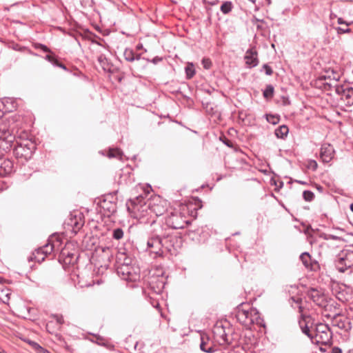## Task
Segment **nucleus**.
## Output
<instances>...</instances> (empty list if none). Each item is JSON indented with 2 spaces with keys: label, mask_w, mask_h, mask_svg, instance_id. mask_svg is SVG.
Wrapping results in <instances>:
<instances>
[{
  "label": "nucleus",
  "mask_w": 353,
  "mask_h": 353,
  "mask_svg": "<svg viewBox=\"0 0 353 353\" xmlns=\"http://www.w3.org/2000/svg\"><path fill=\"white\" fill-rule=\"evenodd\" d=\"M312 318L309 315L301 314L299 321V327L303 334L307 336L313 343L327 345L330 343L332 333L329 326L324 323H311Z\"/></svg>",
  "instance_id": "f257e3e1"
},
{
  "label": "nucleus",
  "mask_w": 353,
  "mask_h": 353,
  "mask_svg": "<svg viewBox=\"0 0 353 353\" xmlns=\"http://www.w3.org/2000/svg\"><path fill=\"white\" fill-rule=\"evenodd\" d=\"M236 316L239 323L248 328L254 323L259 324L261 321L258 312L251 307L248 310L239 307Z\"/></svg>",
  "instance_id": "f03ea898"
},
{
  "label": "nucleus",
  "mask_w": 353,
  "mask_h": 353,
  "mask_svg": "<svg viewBox=\"0 0 353 353\" xmlns=\"http://www.w3.org/2000/svg\"><path fill=\"white\" fill-rule=\"evenodd\" d=\"M34 143L26 141L19 143L14 149V154L17 159H30L35 150Z\"/></svg>",
  "instance_id": "7ed1b4c3"
},
{
  "label": "nucleus",
  "mask_w": 353,
  "mask_h": 353,
  "mask_svg": "<svg viewBox=\"0 0 353 353\" xmlns=\"http://www.w3.org/2000/svg\"><path fill=\"white\" fill-rule=\"evenodd\" d=\"M163 250L172 255H176L182 246V239L176 235L167 236L162 239Z\"/></svg>",
  "instance_id": "20e7f679"
},
{
  "label": "nucleus",
  "mask_w": 353,
  "mask_h": 353,
  "mask_svg": "<svg viewBox=\"0 0 353 353\" xmlns=\"http://www.w3.org/2000/svg\"><path fill=\"white\" fill-rule=\"evenodd\" d=\"M138 199L136 201H131L130 205L128 206V209L131 214V216L137 219H141L148 214V210H149V203H144L143 204L137 203Z\"/></svg>",
  "instance_id": "39448f33"
},
{
  "label": "nucleus",
  "mask_w": 353,
  "mask_h": 353,
  "mask_svg": "<svg viewBox=\"0 0 353 353\" xmlns=\"http://www.w3.org/2000/svg\"><path fill=\"white\" fill-rule=\"evenodd\" d=\"M165 223L172 229L183 228L187 223L183 216L178 212H172L165 219Z\"/></svg>",
  "instance_id": "423d86ee"
},
{
  "label": "nucleus",
  "mask_w": 353,
  "mask_h": 353,
  "mask_svg": "<svg viewBox=\"0 0 353 353\" xmlns=\"http://www.w3.org/2000/svg\"><path fill=\"white\" fill-rule=\"evenodd\" d=\"M154 231L157 232V230L154 228ZM148 250L151 253H154L156 256H161L163 254L162 239L159 237V234H154L151 236L147 242Z\"/></svg>",
  "instance_id": "0eeeda50"
},
{
  "label": "nucleus",
  "mask_w": 353,
  "mask_h": 353,
  "mask_svg": "<svg viewBox=\"0 0 353 353\" xmlns=\"http://www.w3.org/2000/svg\"><path fill=\"white\" fill-rule=\"evenodd\" d=\"M213 335L215 342L222 346H228L231 343V339L226 333L225 327L222 324L217 323L213 328Z\"/></svg>",
  "instance_id": "6e6552de"
},
{
  "label": "nucleus",
  "mask_w": 353,
  "mask_h": 353,
  "mask_svg": "<svg viewBox=\"0 0 353 353\" xmlns=\"http://www.w3.org/2000/svg\"><path fill=\"white\" fill-rule=\"evenodd\" d=\"M353 265V252L347 251L339 255L336 266L341 272H344L347 268Z\"/></svg>",
  "instance_id": "1a4fd4ad"
},
{
  "label": "nucleus",
  "mask_w": 353,
  "mask_h": 353,
  "mask_svg": "<svg viewBox=\"0 0 353 353\" xmlns=\"http://www.w3.org/2000/svg\"><path fill=\"white\" fill-rule=\"evenodd\" d=\"M59 245V241L57 239L56 241H53L52 239L49 240V242L43 245L38 248L36 250V254L34 258L36 261L38 262L43 261L44 260V256H42L41 259L37 256L39 254H43L44 256H47L48 254H51V252L55 250L56 247Z\"/></svg>",
  "instance_id": "9d476101"
},
{
  "label": "nucleus",
  "mask_w": 353,
  "mask_h": 353,
  "mask_svg": "<svg viewBox=\"0 0 353 353\" xmlns=\"http://www.w3.org/2000/svg\"><path fill=\"white\" fill-rule=\"evenodd\" d=\"M332 325L345 331L352 328L351 323L348 318L340 314H336L332 317Z\"/></svg>",
  "instance_id": "9b49d317"
},
{
  "label": "nucleus",
  "mask_w": 353,
  "mask_h": 353,
  "mask_svg": "<svg viewBox=\"0 0 353 353\" xmlns=\"http://www.w3.org/2000/svg\"><path fill=\"white\" fill-rule=\"evenodd\" d=\"M334 150L332 145L323 143L321 148L320 157L324 163H329L334 157Z\"/></svg>",
  "instance_id": "f8f14e48"
},
{
  "label": "nucleus",
  "mask_w": 353,
  "mask_h": 353,
  "mask_svg": "<svg viewBox=\"0 0 353 353\" xmlns=\"http://www.w3.org/2000/svg\"><path fill=\"white\" fill-rule=\"evenodd\" d=\"M13 171V162L8 159L0 158V176L9 175Z\"/></svg>",
  "instance_id": "ddd939ff"
},
{
  "label": "nucleus",
  "mask_w": 353,
  "mask_h": 353,
  "mask_svg": "<svg viewBox=\"0 0 353 353\" xmlns=\"http://www.w3.org/2000/svg\"><path fill=\"white\" fill-rule=\"evenodd\" d=\"M245 63L250 68H254L259 63L257 52L253 48L248 50L245 52Z\"/></svg>",
  "instance_id": "4468645a"
},
{
  "label": "nucleus",
  "mask_w": 353,
  "mask_h": 353,
  "mask_svg": "<svg viewBox=\"0 0 353 353\" xmlns=\"http://www.w3.org/2000/svg\"><path fill=\"white\" fill-rule=\"evenodd\" d=\"M165 201H159V203L155 202L154 201H150L149 203V210L151 213L154 214L157 216H161L165 212L166 208L165 207Z\"/></svg>",
  "instance_id": "2eb2a0df"
},
{
  "label": "nucleus",
  "mask_w": 353,
  "mask_h": 353,
  "mask_svg": "<svg viewBox=\"0 0 353 353\" xmlns=\"http://www.w3.org/2000/svg\"><path fill=\"white\" fill-rule=\"evenodd\" d=\"M133 268L131 265H117V271L119 275L124 280L132 281L134 278L132 276Z\"/></svg>",
  "instance_id": "dca6fc26"
},
{
  "label": "nucleus",
  "mask_w": 353,
  "mask_h": 353,
  "mask_svg": "<svg viewBox=\"0 0 353 353\" xmlns=\"http://www.w3.org/2000/svg\"><path fill=\"white\" fill-rule=\"evenodd\" d=\"M341 98L343 100L346 105H353V88H338L337 92L339 93L341 92Z\"/></svg>",
  "instance_id": "f3484780"
},
{
  "label": "nucleus",
  "mask_w": 353,
  "mask_h": 353,
  "mask_svg": "<svg viewBox=\"0 0 353 353\" xmlns=\"http://www.w3.org/2000/svg\"><path fill=\"white\" fill-rule=\"evenodd\" d=\"M308 296L319 306L325 305V301L323 295L317 290L312 288L308 291Z\"/></svg>",
  "instance_id": "a211bd4d"
},
{
  "label": "nucleus",
  "mask_w": 353,
  "mask_h": 353,
  "mask_svg": "<svg viewBox=\"0 0 353 353\" xmlns=\"http://www.w3.org/2000/svg\"><path fill=\"white\" fill-rule=\"evenodd\" d=\"M325 79H330L337 82L341 78V73L339 71L333 68H327L325 70V74L322 76Z\"/></svg>",
  "instance_id": "6ab92c4d"
},
{
  "label": "nucleus",
  "mask_w": 353,
  "mask_h": 353,
  "mask_svg": "<svg viewBox=\"0 0 353 353\" xmlns=\"http://www.w3.org/2000/svg\"><path fill=\"white\" fill-rule=\"evenodd\" d=\"M201 344H200V348L203 352H207V353H212L215 351L213 346L210 344H209V339L208 336H201Z\"/></svg>",
  "instance_id": "aec40b11"
},
{
  "label": "nucleus",
  "mask_w": 353,
  "mask_h": 353,
  "mask_svg": "<svg viewBox=\"0 0 353 353\" xmlns=\"http://www.w3.org/2000/svg\"><path fill=\"white\" fill-rule=\"evenodd\" d=\"M300 259L302 261L304 266L310 270H313V263L311 259V256L308 252H303L300 255Z\"/></svg>",
  "instance_id": "412c9836"
},
{
  "label": "nucleus",
  "mask_w": 353,
  "mask_h": 353,
  "mask_svg": "<svg viewBox=\"0 0 353 353\" xmlns=\"http://www.w3.org/2000/svg\"><path fill=\"white\" fill-rule=\"evenodd\" d=\"M123 56L127 61H134V60H139L141 59V54L134 55V52L131 49H125L123 52Z\"/></svg>",
  "instance_id": "4be33fe9"
},
{
  "label": "nucleus",
  "mask_w": 353,
  "mask_h": 353,
  "mask_svg": "<svg viewBox=\"0 0 353 353\" xmlns=\"http://www.w3.org/2000/svg\"><path fill=\"white\" fill-rule=\"evenodd\" d=\"M117 263L121 265H130L131 259L127 257L124 253H119L117 256Z\"/></svg>",
  "instance_id": "5701e85b"
},
{
  "label": "nucleus",
  "mask_w": 353,
  "mask_h": 353,
  "mask_svg": "<svg viewBox=\"0 0 353 353\" xmlns=\"http://www.w3.org/2000/svg\"><path fill=\"white\" fill-rule=\"evenodd\" d=\"M289 129L288 126L283 125L275 130V135L278 138L284 139L288 134Z\"/></svg>",
  "instance_id": "b1692460"
},
{
  "label": "nucleus",
  "mask_w": 353,
  "mask_h": 353,
  "mask_svg": "<svg viewBox=\"0 0 353 353\" xmlns=\"http://www.w3.org/2000/svg\"><path fill=\"white\" fill-rule=\"evenodd\" d=\"M108 157L109 158H118L121 160L123 152L119 148H110L108 152Z\"/></svg>",
  "instance_id": "393cba45"
},
{
  "label": "nucleus",
  "mask_w": 353,
  "mask_h": 353,
  "mask_svg": "<svg viewBox=\"0 0 353 353\" xmlns=\"http://www.w3.org/2000/svg\"><path fill=\"white\" fill-rule=\"evenodd\" d=\"M233 7V4L231 1H225L221 6L220 10L223 14H227L232 11Z\"/></svg>",
  "instance_id": "a878e982"
},
{
  "label": "nucleus",
  "mask_w": 353,
  "mask_h": 353,
  "mask_svg": "<svg viewBox=\"0 0 353 353\" xmlns=\"http://www.w3.org/2000/svg\"><path fill=\"white\" fill-rule=\"evenodd\" d=\"M263 94L266 99L272 98L274 94V87L270 84L268 85L264 90Z\"/></svg>",
  "instance_id": "bb28decb"
},
{
  "label": "nucleus",
  "mask_w": 353,
  "mask_h": 353,
  "mask_svg": "<svg viewBox=\"0 0 353 353\" xmlns=\"http://www.w3.org/2000/svg\"><path fill=\"white\" fill-rule=\"evenodd\" d=\"M123 236V231L121 228H116L113 230L112 237L116 240H119Z\"/></svg>",
  "instance_id": "cd10ccee"
},
{
  "label": "nucleus",
  "mask_w": 353,
  "mask_h": 353,
  "mask_svg": "<svg viewBox=\"0 0 353 353\" xmlns=\"http://www.w3.org/2000/svg\"><path fill=\"white\" fill-rule=\"evenodd\" d=\"M185 73L188 79H191L194 75L195 71L192 64L185 67Z\"/></svg>",
  "instance_id": "c85d7f7f"
},
{
  "label": "nucleus",
  "mask_w": 353,
  "mask_h": 353,
  "mask_svg": "<svg viewBox=\"0 0 353 353\" xmlns=\"http://www.w3.org/2000/svg\"><path fill=\"white\" fill-rule=\"evenodd\" d=\"M303 197L306 201H311L314 198V194L310 190H305L303 192Z\"/></svg>",
  "instance_id": "c756f323"
},
{
  "label": "nucleus",
  "mask_w": 353,
  "mask_h": 353,
  "mask_svg": "<svg viewBox=\"0 0 353 353\" xmlns=\"http://www.w3.org/2000/svg\"><path fill=\"white\" fill-rule=\"evenodd\" d=\"M9 138H12L11 134L10 133V131L5 128H3V130L0 129V139H8Z\"/></svg>",
  "instance_id": "7c9ffc66"
},
{
  "label": "nucleus",
  "mask_w": 353,
  "mask_h": 353,
  "mask_svg": "<svg viewBox=\"0 0 353 353\" xmlns=\"http://www.w3.org/2000/svg\"><path fill=\"white\" fill-rule=\"evenodd\" d=\"M266 119L269 123L274 125L278 123L279 121V117L272 114H266Z\"/></svg>",
  "instance_id": "2f4dec72"
},
{
  "label": "nucleus",
  "mask_w": 353,
  "mask_h": 353,
  "mask_svg": "<svg viewBox=\"0 0 353 353\" xmlns=\"http://www.w3.org/2000/svg\"><path fill=\"white\" fill-rule=\"evenodd\" d=\"M98 61L100 63L101 65L102 66V68H103L104 70H109V68L106 65L107 63H108V61H107V59H106L105 56L100 55L98 57Z\"/></svg>",
  "instance_id": "473e14b6"
},
{
  "label": "nucleus",
  "mask_w": 353,
  "mask_h": 353,
  "mask_svg": "<svg viewBox=\"0 0 353 353\" xmlns=\"http://www.w3.org/2000/svg\"><path fill=\"white\" fill-rule=\"evenodd\" d=\"M262 69L264 70L267 75L270 76L272 75L273 73L272 69L268 64H264L262 67Z\"/></svg>",
  "instance_id": "72a5a7b5"
},
{
  "label": "nucleus",
  "mask_w": 353,
  "mask_h": 353,
  "mask_svg": "<svg viewBox=\"0 0 353 353\" xmlns=\"http://www.w3.org/2000/svg\"><path fill=\"white\" fill-rule=\"evenodd\" d=\"M336 31H337V33L339 34H344V33H349L351 32V29L350 28H341V27H338L336 28Z\"/></svg>",
  "instance_id": "f704fd0d"
},
{
  "label": "nucleus",
  "mask_w": 353,
  "mask_h": 353,
  "mask_svg": "<svg viewBox=\"0 0 353 353\" xmlns=\"http://www.w3.org/2000/svg\"><path fill=\"white\" fill-rule=\"evenodd\" d=\"M202 63L205 69H209L212 65V63L209 59H203Z\"/></svg>",
  "instance_id": "c9c22d12"
},
{
  "label": "nucleus",
  "mask_w": 353,
  "mask_h": 353,
  "mask_svg": "<svg viewBox=\"0 0 353 353\" xmlns=\"http://www.w3.org/2000/svg\"><path fill=\"white\" fill-rule=\"evenodd\" d=\"M37 48L41 49L43 51L46 52H51V50L45 45L43 44H38Z\"/></svg>",
  "instance_id": "e433bc0d"
},
{
  "label": "nucleus",
  "mask_w": 353,
  "mask_h": 353,
  "mask_svg": "<svg viewBox=\"0 0 353 353\" xmlns=\"http://www.w3.org/2000/svg\"><path fill=\"white\" fill-rule=\"evenodd\" d=\"M54 317L55 318L57 323L59 325H62L63 323V319L62 316L54 315Z\"/></svg>",
  "instance_id": "4c0bfd02"
},
{
  "label": "nucleus",
  "mask_w": 353,
  "mask_h": 353,
  "mask_svg": "<svg viewBox=\"0 0 353 353\" xmlns=\"http://www.w3.org/2000/svg\"><path fill=\"white\" fill-rule=\"evenodd\" d=\"M323 239L325 240H331V239L335 240V239H339V237H337L336 236L332 235V234H324Z\"/></svg>",
  "instance_id": "58836bf2"
},
{
  "label": "nucleus",
  "mask_w": 353,
  "mask_h": 353,
  "mask_svg": "<svg viewBox=\"0 0 353 353\" xmlns=\"http://www.w3.org/2000/svg\"><path fill=\"white\" fill-rule=\"evenodd\" d=\"M34 343V345L36 348H38V349H39L41 350V352H42V353H51L50 351L43 349L42 347H41L37 343Z\"/></svg>",
  "instance_id": "ea45409f"
},
{
  "label": "nucleus",
  "mask_w": 353,
  "mask_h": 353,
  "mask_svg": "<svg viewBox=\"0 0 353 353\" xmlns=\"http://www.w3.org/2000/svg\"><path fill=\"white\" fill-rule=\"evenodd\" d=\"M110 205H111L110 207L108 206L107 210L109 211V212L113 213V212H114L115 209H116L115 204L110 203Z\"/></svg>",
  "instance_id": "a19ab883"
},
{
  "label": "nucleus",
  "mask_w": 353,
  "mask_h": 353,
  "mask_svg": "<svg viewBox=\"0 0 353 353\" xmlns=\"http://www.w3.org/2000/svg\"><path fill=\"white\" fill-rule=\"evenodd\" d=\"M331 353H342V350L338 347H334L331 350Z\"/></svg>",
  "instance_id": "79ce46f5"
},
{
  "label": "nucleus",
  "mask_w": 353,
  "mask_h": 353,
  "mask_svg": "<svg viewBox=\"0 0 353 353\" xmlns=\"http://www.w3.org/2000/svg\"><path fill=\"white\" fill-rule=\"evenodd\" d=\"M337 22L339 24H345L346 26H349L350 23H347L346 21H345L342 18H339L338 20H337Z\"/></svg>",
  "instance_id": "37998d69"
},
{
  "label": "nucleus",
  "mask_w": 353,
  "mask_h": 353,
  "mask_svg": "<svg viewBox=\"0 0 353 353\" xmlns=\"http://www.w3.org/2000/svg\"><path fill=\"white\" fill-rule=\"evenodd\" d=\"M54 57H52V56H51V55H50V54H47V55L45 57V59H46L47 61H48L49 62H50V63H51L52 61H53V59H54Z\"/></svg>",
  "instance_id": "c03bdc74"
},
{
  "label": "nucleus",
  "mask_w": 353,
  "mask_h": 353,
  "mask_svg": "<svg viewBox=\"0 0 353 353\" xmlns=\"http://www.w3.org/2000/svg\"><path fill=\"white\" fill-rule=\"evenodd\" d=\"M57 67H59V68H62V69H63L65 70H67L65 65L64 64L61 63H57Z\"/></svg>",
  "instance_id": "a18cd8bd"
},
{
  "label": "nucleus",
  "mask_w": 353,
  "mask_h": 353,
  "mask_svg": "<svg viewBox=\"0 0 353 353\" xmlns=\"http://www.w3.org/2000/svg\"><path fill=\"white\" fill-rule=\"evenodd\" d=\"M51 63L55 66H57V63H59V62L55 58H54L53 61H52Z\"/></svg>",
  "instance_id": "49530a36"
},
{
  "label": "nucleus",
  "mask_w": 353,
  "mask_h": 353,
  "mask_svg": "<svg viewBox=\"0 0 353 353\" xmlns=\"http://www.w3.org/2000/svg\"><path fill=\"white\" fill-rule=\"evenodd\" d=\"M159 60H161L160 58L159 57H155L153 60H152V62L156 63L157 61H159Z\"/></svg>",
  "instance_id": "de8ad7c7"
},
{
  "label": "nucleus",
  "mask_w": 353,
  "mask_h": 353,
  "mask_svg": "<svg viewBox=\"0 0 353 353\" xmlns=\"http://www.w3.org/2000/svg\"><path fill=\"white\" fill-rule=\"evenodd\" d=\"M157 225V223L156 221H152L151 222V226L155 227Z\"/></svg>",
  "instance_id": "09e8293b"
},
{
  "label": "nucleus",
  "mask_w": 353,
  "mask_h": 353,
  "mask_svg": "<svg viewBox=\"0 0 353 353\" xmlns=\"http://www.w3.org/2000/svg\"><path fill=\"white\" fill-rule=\"evenodd\" d=\"M312 163H313V164H312V166H314V169H316V167H317V163H316V162L314 161L312 162Z\"/></svg>",
  "instance_id": "8fccbe9b"
},
{
  "label": "nucleus",
  "mask_w": 353,
  "mask_h": 353,
  "mask_svg": "<svg viewBox=\"0 0 353 353\" xmlns=\"http://www.w3.org/2000/svg\"><path fill=\"white\" fill-rule=\"evenodd\" d=\"M106 205V202L105 201H104L102 204H101V207L103 208V209H105V205Z\"/></svg>",
  "instance_id": "3c124183"
},
{
  "label": "nucleus",
  "mask_w": 353,
  "mask_h": 353,
  "mask_svg": "<svg viewBox=\"0 0 353 353\" xmlns=\"http://www.w3.org/2000/svg\"><path fill=\"white\" fill-rule=\"evenodd\" d=\"M297 182L299 183H301V184H305L306 183L305 182H303V181H297Z\"/></svg>",
  "instance_id": "603ef678"
},
{
  "label": "nucleus",
  "mask_w": 353,
  "mask_h": 353,
  "mask_svg": "<svg viewBox=\"0 0 353 353\" xmlns=\"http://www.w3.org/2000/svg\"><path fill=\"white\" fill-rule=\"evenodd\" d=\"M350 210L353 212V203L350 205Z\"/></svg>",
  "instance_id": "864d4df0"
},
{
  "label": "nucleus",
  "mask_w": 353,
  "mask_h": 353,
  "mask_svg": "<svg viewBox=\"0 0 353 353\" xmlns=\"http://www.w3.org/2000/svg\"><path fill=\"white\" fill-rule=\"evenodd\" d=\"M229 142H230V141H228L227 142H225V143L227 145L230 146V145L229 144Z\"/></svg>",
  "instance_id": "5fc2aeb1"
},
{
  "label": "nucleus",
  "mask_w": 353,
  "mask_h": 353,
  "mask_svg": "<svg viewBox=\"0 0 353 353\" xmlns=\"http://www.w3.org/2000/svg\"><path fill=\"white\" fill-rule=\"evenodd\" d=\"M299 311H300L301 312H302V307H301V306H300V307H299Z\"/></svg>",
  "instance_id": "6e6d98bb"
},
{
  "label": "nucleus",
  "mask_w": 353,
  "mask_h": 353,
  "mask_svg": "<svg viewBox=\"0 0 353 353\" xmlns=\"http://www.w3.org/2000/svg\"><path fill=\"white\" fill-rule=\"evenodd\" d=\"M61 254H62L63 255H65V252H64L63 250L61 251Z\"/></svg>",
  "instance_id": "4d7b16f0"
},
{
  "label": "nucleus",
  "mask_w": 353,
  "mask_h": 353,
  "mask_svg": "<svg viewBox=\"0 0 353 353\" xmlns=\"http://www.w3.org/2000/svg\"><path fill=\"white\" fill-rule=\"evenodd\" d=\"M0 353H6L4 351H0Z\"/></svg>",
  "instance_id": "13d9d810"
},
{
  "label": "nucleus",
  "mask_w": 353,
  "mask_h": 353,
  "mask_svg": "<svg viewBox=\"0 0 353 353\" xmlns=\"http://www.w3.org/2000/svg\"><path fill=\"white\" fill-rule=\"evenodd\" d=\"M268 3H270V0H268Z\"/></svg>",
  "instance_id": "bf43d9fd"
}]
</instances>
